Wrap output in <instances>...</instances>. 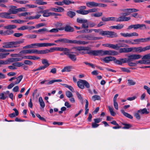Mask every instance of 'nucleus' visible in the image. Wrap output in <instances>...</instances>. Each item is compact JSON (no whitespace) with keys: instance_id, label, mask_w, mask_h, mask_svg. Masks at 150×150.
Segmentation results:
<instances>
[{"instance_id":"1","label":"nucleus","mask_w":150,"mask_h":150,"mask_svg":"<svg viewBox=\"0 0 150 150\" xmlns=\"http://www.w3.org/2000/svg\"><path fill=\"white\" fill-rule=\"evenodd\" d=\"M89 55L94 56H101L109 55L115 56L118 55L117 52L112 50H91L87 53Z\"/></svg>"},{"instance_id":"2","label":"nucleus","mask_w":150,"mask_h":150,"mask_svg":"<svg viewBox=\"0 0 150 150\" xmlns=\"http://www.w3.org/2000/svg\"><path fill=\"white\" fill-rule=\"evenodd\" d=\"M24 40L23 39L20 40L16 41L5 42L3 43V47L4 48L17 47H19V44L23 43Z\"/></svg>"},{"instance_id":"3","label":"nucleus","mask_w":150,"mask_h":150,"mask_svg":"<svg viewBox=\"0 0 150 150\" xmlns=\"http://www.w3.org/2000/svg\"><path fill=\"white\" fill-rule=\"evenodd\" d=\"M128 58H125L120 59L121 62L122 63H126L130 61H133L134 60L138 59L142 57V56L139 54H132L127 56Z\"/></svg>"},{"instance_id":"4","label":"nucleus","mask_w":150,"mask_h":150,"mask_svg":"<svg viewBox=\"0 0 150 150\" xmlns=\"http://www.w3.org/2000/svg\"><path fill=\"white\" fill-rule=\"evenodd\" d=\"M100 35H107L108 37L112 38L118 37V35L116 33L110 31H103L101 33H100Z\"/></svg>"},{"instance_id":"5","label":"nucleus","mask_w":150,"mask_h":150,"mask_svg":"<svg viewBox=\"0 0 150 150\" xmlns=\"http://www.w3.org/2000/svg\"><path fill=\"white\" fill-rule=\"evenodd\" d=\"M133 28L134 30L139 29L141 30H143L147 28L145 24H136L128 26L127 28V30H130Z\"/></svg>"},{"instance_id":"6","label":"nucleus","mask_w":150,"mask_h":150,"mask_svg":"<svg viewBox=\"0 0 150 150\" xmlns=\"http://www.w3.org/2000/svg\"><path fill=\"white\" fill-rule=\"evenodd\" d=\"M81 38H85V40H96L102 38V37H94L91 35H83L81 36Z\"/></svg>"},{"instance_id":"7","label":"nucleus","mask_w":150,"mask_h":150,"mask_svg":"<svg viewBox=\"0 0 150 150\" xmlns=\"http://www.w3.org/2000/svg\"><path fill=\"white\" fill-rule=\"evenodd\" d=\"M11 14L8 12H4L0 13V16L1 18L6 19H14V16H10Z\"/></svg>"},{"instance_id":"8","label":"nucleus","mask_w":150,"mask_h":150,"mask_svg":"<svg viewBox=\"0 0 150 150\" xmlns=\"http://www.w3.org/2000/svg\"><path fill=\"white\" fill-rule=\"evenodd\" d=\"M125 41L124 40H120L117 41V43L116 44V45L118 50L119 49L120 47H127V45L125 44Z\"/></svg>"},{"instance_id":"9","label":"nucleus","mask_w":150,"mask_h":150,"mask_svg":"<svg viewBox=\"0 0 150 150\" xmlns=\"http://www.w3.org/2000/svg\"><path fill=\"white\" fill-rule=\"evenodd\" d=\"M73 53V52L69 51L67 56L71 61L75 62L76 60V57L75 55L72 54Z\"/></svg>"},{"instance_id":"10","label":"nucleus","mask_w":150,"mask_h":150,"mask_svg":"<svg viewBox=\"0 0 150 150\" xmlns=\"http://www.w3.org/2000/svg\"><path fill=\"white\" fill-rule=\"evenodd\" d=\"M16 7L12 6H10L8 12L11 14H16L18 13V8H16Z\"/></svg>"},{"instance_id":"11","label":"nucleus","mask_w":150,"mask_h":150,"mask_svg":"<svg viewBox=\"0 0 150 150\" xmlns=\"http://www.w3.org/2000/svg\"><path fill=\"white\" fill-rule=\"evenodd\" d=\"M71 43L76 44L79 45H84L88 44V42L84 41L74 40H72Z\"/></svg>"},{"instance_id":"12","label":"nucleus","mask_w":150,"mask_h":150,"mask_svg":"<svg viewBox=\"0 0 150 150\" xmlns=\"http://www.w3.org/2000/svg\"><path fill=\"white\" fill-rule=\"evenodd\" d=\"M49 10H46L40 12V13H43V16L45 17H47L52 16V13L49 12Z\"/></svg>"},{"instance_id":"13","label":"nucleus","mask_w":150,"mask_h":150,"mask_svg":"<svg viewBox=\"0 0 150 150\" xmlns=\"http://www.w3.org/2000/svg\"><path fill=\"white\" fill-rule=\"evenodd\" d=\"M98 3L94 1L88 2L86 3L87 6L89 8H91L94 7H97Z\"/></svg>"},{"instance_id":"14","label":"nucleus","mask_w":150,"mask_h":150,"mask_svg":"<svg viewBox=\"0 0 150 150\" xmlns=\"http://www.w3.org/2000/svg\"><path fill=\"white\" fill-rule=\"evenodd\" d=\"M115 59V57L112 56L107 57H105L103 60L106 63H108L110 61H112Z\"/></svg>"},{"instance_id":"15","label":"nucleus","mask_w":150,"mask_h":150,"mask_svg":"<svg viewBox=\"0 0 150 150\" xmlns=\"http://www.w3.org/2000/svg\"><path fill=\"white\" fill-rule=\"evenodd\" d=\"M51 10L55 12H61L63 11L64 9L62 7L58 6L57 8H52L51 9Z\"/></svg>"},{"instance_id":"16","label":"nucleus","mask_w":150,"mask_h":150,"mask_svg":"<svg viewBox=\"0 0 150 150\" xmlns=\"http://www.w3.org/2000/svg\"><path fill=\"white\" fill-rule=\"evenodd\" d=\"M32 46H36L39 47H48L47 43H37L31 44Z\"/></svg>"},{"instance_id":"17","label":"nucleus","mask_w":150,"mask_h":150,"mask_svg":"<svg viewBox=\"0 0 150 150\" xmlns=\"http://www.w3.org/2000/svg\"><path fill=\"white\" fill-rule=\"evenodd\" d=\"M13 110L15 112V114L14 113H13L9 114V116L13 118L15 117L16 116H18L19 114V112L18 110L16 108H14Z\"/></svg>"},{"instance_id":"18","label":"nucleus","mask_w":150,"mask_h":150,"mask_svg":"<svg viewBox=\"0 0 150 150\" xmlns=\"http://www.w3.org/2000/svg\"><path fill=\"white\" fill-rule=\"evenodd\" d=\"M133 52H143V48L142 47H133Z\"/></svg>"},{"instance_id":"19","label":"nucleus","mask_w":150,"mask_h":150,"mask_svg":"<svg viewBox=\"0 0 150 150\" xmlns=\"http://www.w3.org/2000/svg\"><path fill=\"white\" fill-rule=\"evenodd\" d=\"M76 12L79 13L83 15H86L88 13V10H79L76 11Z\"/></svg>"},{"instance_id":"20","label":"nucleus","mask_w":150,"mask_h":150,"mask_svg":"<svg viewBox=\"0 0 150 150\" xmlns=\"http://www.w3.org/2000/svg\"><path fill=\"white\" fill-rule=\"evenodd\" d=\"M42 63L44 65L45 67L46 68L47 67L50 65L48 61L46 59H42L41 60Z\"/></svg>"},{"instance_id":"21","label":"nucleus","mask_w":150,"mask_h":150,"mask_svg":"<svg viewBox=\"0 0 150 150\" xmlns=\"http://www.w3.org/2000/svg\"><path fill=\"white\" fill-rule=\"evenodd\" d=\"M4 29L7 30H12L16 28V26L15 25H9L4 26Z\"/></svg>"},{"instance_id":"22","label":"nucleus","mask_w":150,"mask_h":150,"mask_svg":"<svg viewBox=\"0 0 150 150\" xmlns=\"http://www.w3.org/2000/svg\"><path fill=\"white\" fill-rule=\"evenodd\" d=\"M83 80L80 79L79 81H78L77 82V84L78 86L80 88L83 89L84 88V86L83 84V83L82 82Z\"/></svg>"},{"instance_id":"23","label":"nucleus","mask_w":150,"mask_h":150,"mask_svg":"<svg viewBox=\"0 0 150 150\" xmlns=\"http://www.w3.org/2000/svg\"><path fill=\"white\" fill-rule=\"evenodd\" d=\"M72 40L66 38H60V42L63 43H71Z\"/></svg>"},{"instance_id":"24","label":"nucleus","mask_w":150,"mask_h":150,"mask_svg":"<svg viewBox=\"0 0 150 150\" xmlns=\"http://www.w3.org/2000/svg\"><path fill=\"white\" fill-rule=\"evenodd\" d=\"M124 27V25L122 24L112 26L110 28L112 29H116L117 30H119L122 28Z\"/></svg>"},{"instance_id":"25","label":"nucleus","mask_w":150,"mask_h":150,"mask_svg":"<svg viewBox=\"0 0 150 150\" xmlns=\"http://www.w3.org/2000/svg\"><path fill=\"white\" fill-rule=\"evenodd\" d=\"M64 29L63 28L60 27L58 28H53L52 29L49 31H48V32H49L51 33H56L58 32V30H62Z\"/></svg>"},{"instance_id":"26","label":"nucleus","mask_w":150,"mask_h":150,"mask_svg":"<svg viewBox=\"0 0 150 150\" xmlns=\"http://www.w3.org/2000/svg\"><path fill=\"white\" fill-rule=\"evenodd\" d=\"M65 30L67 32H72L74 31L73 28L69 25L67 26L65 28Z\"/></svg>"},{"instance_id":"27","label":"nucleus","mask_w":150,"mask_h":150,"mask_svg":"<svg viewBox=\"0 0 150 150\" xmlns=\"http://www.w3.org/2000/svg\"><path fill=\"white\" fill-rule=\"evenodd\" d=\"M56 51H70L71 50L69 49L64 47H56Z\"/></svg>"},{"instance_id":"28","label":"nucleus","mask_w":150,"mask_h":150,"mask_svg":"<svg viewBox=\"0 0 150 150\" xmlns=\"http://www.w3.org/2000/svg\"><path fill=\"white\" fill-rule=\"evenodd\" d=\"M62 81V80L61 79H55L52 80L50 81H49L48 82L46 83L45 84L48 85L50 84H52L54 82H61Z\"/></svg>"},{"instance_id":"29","label":"nucleus","mask_w":150,"mask_h":150,"mask_svg":"<svg viewBox=\"0 0 150 150\" xmlns=\"http://www.w3.org/2000/svg\"><path fill=\"white\" fill-rule=\"evenodd\" d=\"M121 112L124 115L128 118L130 119H132L133 118V117L131 115L128 113L125 112L123 110H121Z\"/></svg>"},{"instance_id":"30","label":"nucleus","mask_w":150,"mask_h":150,"mask_svg":"<svg viewBox=\"0 0 150 150\" xmlns=\"http://www.w3.org/2000/svg\"><path fill=\"white\" fill-rule=\"evenodd\" d=\"M39 101L40 103V106L42 108H44L45 107V104L42 97H40L39 98Z\"/></svg>"},{"instance_id":"31","label":"nucleus","mask_w":150,"mask_h":150,"mask_svg":"<svg viewBox=\"0 0 150 150\" xmlns=\"http://www.w3.org/2000/svg\"><path fill=\"white\" fill-rule=\"evenodd\" d=\"M67 15L68 16L72 18L75 16L76 13L74 12L69 11L67 12Z\"/></svg>"},{"instance_id":"32","label":"nucleus","mask_w":150,"mask_h":150,"mask_svg":"<svg viewBox=\"0 0 150 150\" xmlns=\"http://www.w3.org/2000/svg\"><path fill=\"white\" fill-rule=\"evenodd\" d=\"M13 31L12 30H7L4 32V35H9L13 34Z\"/></svg>"},{"instance_id":"33","label":"nucleus","mask_w":150,"mask_h":150,"mask_svg":"<svg viewBox=\"0 0 150 150\" xmlns=\"http://www.w3.org/2000/svg\"><path fill=\"white\" fill-rule=\"evenodd\" d=\"M86 104L85 106V115H86L88 114L89 109H88V100L86 99L85 100Z\"/></svg>"},{"instance_id":"34","label":"nucleus","mask_w":150,"mask_h":150,"mask_svg":"<svg viewBox=\"0 0 150 150\" xmlns=\"http://www.w3.org/2000/svg\"><path fill=\"white\" fill-rule=\"evenodd\" d=\"M77 22L79 23H82V24L83 23L87 22V20L86 19H82L79 18H77L76 20Z\"/></svg>"},{"instance_id":"35","label":"nucleus","mask_w":150,"mask_h":150,"mask_svg":"<svg viewBox=\"0 0 150 150\" xmlns=\"http://www.w3.org/2000/svg\"><path fill=\"white\" fill-rule=\"evenodd\" d=\"M137 112H140L141 114H148L149 113V112L147 111V109L146 108L138 110Z\"/></svg>"},{"instance_id":"36","label":"nucleus","mask_w":150,"mask_h":150,"mask_svg":"<svg viewBox=\"0 0 150 150\" xmlns=\"http://www.w3.org/2000/svg\"><path fill=\"white\" fill-rule=\"evenodd\" d=\"M122 124L125 126L122 128L123 129H129L132 127V125L129 124L122 123Z\"/></svg>"},{"instance_id":"37","label":"nucleus","mask_w":150,"mask_h":150,"mask_svg":"<svg viewBox=\"0 0 150 150\" xmlns=\"http://www.w3.org/2000/svg\"><path fill=\"white\" fill-rule=\"evenodd\" d=\"M71 67L70 66H67L65 67L64 69L62 70V72L65 71L69 72L71 71Z\"/></svg>"},{"instance_id":"38","label":"nucleus","mask_w":150,"mask_h":150,"mask_svg":"<svg viewBox=\"0 0 150 150\" xmlns=\"http://www.w3.org/2000/svg\"><path fill=\"white\" fill-rule=\"evenodd\" d=\"M12 65L14 66L19 67L23 66L24 64L21 62H16L13 63Z\"/></svg>"},{"instance_id":"39","label":"nucleus","mask_w":150,"mask_h":150,"mask_svg":"<svg viewBox=\"0 0 150 150\" xmlns=\"http://www.w3.org/2000/svg\"><path fill=\"white\" fill-rule=\"evenodd\" d=\"M41 16V15L37 14L35 16H30L28 17L29 19H38Z\"/></svg>"},{"instance_id":"40","label":"nucleus","mask_w":150,"mask_h":150,"mask_svg":"<svg viewBox=\"0 0 150 150\" xmlns=\"http://www.w3.org/2000/svg\"><path fill=\"white\" fill-rule=\"evenodd\" d=\"M36 3L39 5H44L47 4L46 2H43L41 0H36Z\"/></svg>"},{"instance_id":"41","label":"nucleus","mask_w":150,"mask_h":150,"mask_svg":"<svg viewBox=\"0 0 150 150\" xmlns=\"http://www.w3.org/2000/svg\"><path fill=\"white\" fill-rule=\"evenodd\" d=\"M108 108L111 115L112 116H115L116 115V113L113 111V108L110 106H108Z\"/></svg>"},{"instance_id":"42","label":"nucleus","mask_w":150,"mask_h":150,"mask_svg":"<svg viewBox=\"0 0 150 150\" xmlns=\"http://www.w3.org/2000/svg\"><path fill=\"white\" fill-rule=\"evenodd\" d=\"M63 4H64L67 5H69L71 4H74V1H71L69 0H63Z\"/></svg>"},{"instance_id":"43","label":"nucleus","mask_w":150,"mask_h":150,"mask_svg":"<svg viewBox=\"0 0 150 150\" xmlns=\"http://www.w3.org/2000/svg\"><path fill=\"white\" fill-rule=\"evenodd\" d=\"M20 54H31L30 50H23L21 51L20 52Z\"/></svg>"},{"instance_id":"44","label":"nucleus","mask_w":150,"mask_h":150,"mask_svg":"<svg viewBox=\"0 0 150 150\" xmlns=\"http://www.w3.org/2000/svg\"><path fill=\"white\" fill-rule=\"evenodd\" d=\"M14 51V50H6L4 49H0V52H5L6 53H8L9 52H13Z\"/></svg>"},{"instance_id":"45","label":"nucleus","mask_w":150,"mask_h":150,"mask_svg":"<svg viewBox=\"0 0 150 150\" xmlns=\"http://www.w3.org/2000/svg\"><path fill=\"white\" fill-rule=\"evenodd\" d=\"M128 12L129 13V15L131 13L136 12L139 11L138 10L135 8H128Z\"/></svg>"},{"instance_id":"46","label":"nucleus","mask_w":150,"mask_h":150,"mask_svg":"<svg viewBox=\"0 0 150 150\" xmlns=\"http://www.w3.org/2000/svg\"><path fill=\"white\" fill-rule=\"evenodd\" d=\"M82 82L83 83L84 86H85L86 88H88L90 87V84L89 83L86 81L83 80Z\"/></svg>"},{"instance_id":"47","label":"nucleus","mask_w":150,"mask_h":150,"mask_svg":"<svg viewBox=\"0 0 150 150\" xmlns=\"http://www.w3.org/2000/svg\"><path fill=\"white\" fill-rule=\"evenodd\" d=\"M23 78V76L21 75L18 76L17 78H16L17 80L18 81H16L15 82V84H18L21 81Z\"/></svg>"},{"instance_id":"48","label":"nucleus","mask_w":150,"mask_h":150,"mask_svg":"<svg viewBox=\"0 0 150 150\" xmlns=\"http://www.w3.org/2000/svg\"><path fill=\"white\" fill-rule=\"evenodd\" d=\"M92 98L94 101H95L96 100H100L101 98L100 96L95 95L93 96L92 97Z\"/></svg>"},{"instance_id":"49","label":"nucleus","mask_w":150,"mask_h":150,"mask_svg":"<svg viewBox=\"0 0 150 150\" xmlns=\"http://www.w3.org/2000/svg\"><path fill=\"white\" fill-rule=\"evenodd\" d=\"M76 93L79 99L81 101L82 103H83V99L81 95L78 91H76Z\"/></svg>"},{"instance_id":"50","label":"nucleus","mask_w":150,"mask_h":150,"mask_svg":"<svg viewBox=\"0 0 150 150\" xmlns=\"http://www.w3.org/2000/svg\"><path fill=\"white\" fill-rule=\"evenodd\" d=\"M7 98H8V96L5 95L4 93H0V99L3 100H4Z\"/></svg>"},{"instance_id":"51","label":"nucleus","mask_w":150,"mask_h":150,"mask_svg":"<svg viewBox=\"0 0 150 150\" xmlns=\"http://www.w3.org/2000/svg\"><path fill=\"white\" fill-rule=\"evenodd\" d=\"M66 96L69 98H70L73 96L72 93L69 91H67L66 92Z\"/></svg>"},{"instance_id":"52","label":"nucleus","mask_w":150,"mask_h":150,"mask_svg":"<svg viewBox=\"0 0 150 150\" xmlns=\"http://www.w3.org/2000/svg\"><path fill=\"white\" fill-rule=\"evenodd\" d=\"M120 35L123 37H130V33H121Z\"/></svg>"},{"instance_id":"53","label":"nucleus","mask_w":150,"mask_h":150,"mask_svg":"<svg viewBox=\"0 0 150 150\" xmlns=\"http://www.w3.org/2000/svg\"><path fill=\"white\" fill-rule=\"evenodd\" d=\"M40 50H38L36 49H33L31 50V53H35L38 54H40Z\"/></svg>"},{"instance_id":"54","label":"nucleus","mask_w":150,"mask_h":150,"mask_svg":"<svg viewBox=\"0 0 150 150\" xmlns=\"http://www.w3.org/2000/svg\"><path fill=\"white\" fill-rule=\"evenodd\" d=\"M103 13L102 12H98L92 15V16H93L95 17H99L102 15Z\"/></svg>"},{"instance_id":"55","label":"nucleus","mask_w":150,"mask_h":150,"mask_svg":"<svg viewBox=\"0 0 150 150\" xmlns=\"http://www.w3.org/2000/svg\"><path fill=\"white\" fill-rule=\"evenodd\" d=\"M11 22L14 23H23L24 22V21H21L20 20H12L11 21Z\"/></svg>"},{"instance_id":"56","label":"nucleus","mask_w":150,"mask_h":150,"mask_svg":"<svg viewBox=\"0 0 150 150\" xmlns=\"http://www.w3.org/2000/svg\"><path fill=\"white\" fill-rule=\"evenodd\" d=\"M120 69L123 72H127V73H129L130 72V71L128 68L121 67Z\"/></svg>"},{"instance_id":"57","label":"nucleus","mask_w":150,"mask_h":150,"mask_svg":"<svg viewBox=\"0 0 150 150\" xmlns=\"http://www.w3.org/2000/svg\"><path fill=\"white\" fill-rule=\"evenodd\" d=\"M142 59H150V53L146 54L142 58Z\"/></svg>"},{"instance_id":"58","label":"nucleus","mask_w":150,"mask_h":150,"mask_svg":"<svg viewBox=\"0 0 150 150\" xmlns=\"http://www.w3.org/2000/svg\"><path fill=\"white\" fill-rule=\"evenodd\" d=\"M27 37L28 38L30 39L36 38L37 37V35L34 34L29 35L27 36Z\"/></svg>"},{"instance_id":"59","label":"nucleus","mask_w":150,"mask_h":150,"mask_svg":"<svg viewBox=\"0 0 150 150\" xmlns=\"http://www.w3.org/2000/svg\"><path fill=\"white\" fill-rule=\"evenodd\" d=\"M125 43H126L131 44L132 45L135 44V43L133 41V40H125Z\"/></svg>"},{"instance_id":"60","label":"nucleus","mask_w":150,"mask_h":150,"mask_svg":"<svg viewBox=\"0 0 150 150\" xmlns=\"http://www.w3.org/2000/svg\"><path fill=\"white\" fill-rule=\"evenodd\" d=\"M113 61H114V62L116 64H118L119 65H122V63L121 62V59H120L119 60H117L116 59V58H115V59L114 60H113Z\"/></svg>"},{"instance_id":"61","label":"nucleus","mask_w":150,"mask_h":150,"mask_svg":"<svg viewBox=\"0 0 150 150\" xmlns=\"http://www.w3.org/2000/svg\"><path fill=\"white\" fill-rule=\"evenodd\" d=\"M24 62L25 64L30 66L31 65L33 64V63L31 61L28 60H25L24 61Z\"/></svg>"},{"instance_id":"62","label":"nucleus","mask_w":150,"mask_h":150,"mask_svg":"<svg viewBox=\"0 0 150 150\" xmlns=\"http://www.w3.org/2000/svg\"><path fill=\"white\" fill-rule=\"evenodd\" d=\"M88 27V24L87 22L83 23L82 25V28H87Z\"/></svg>"},{"instance_id":"63","label":"nucleus","mask_w":150,"mask_h":150,"mask_svg":"<svg viewBox=\"0 0 150 150\" xmlns=\"http://www.w3.org/2000/svg\"><path fill=\"white\" fill-rule=\"evenodd\" d=\"M128 83L130 85H134L136 84V82L134 81L132 79H129L128 80Z\"/></svg>"},{"instance_id":"64","label":"nucleus","mask_w":150,"mask_h":150,"mask_svg":"<svg viewBox=\"0 0 150 150\" xmlns=\"http://www.w3.org/2000/svg\"><path fill=\"white\" fill-rule=\"evenodd\" d=\"M144 88L146 90L148 93L150 95V88L146 86H144Z\"/></svg>"}]
</instances>
